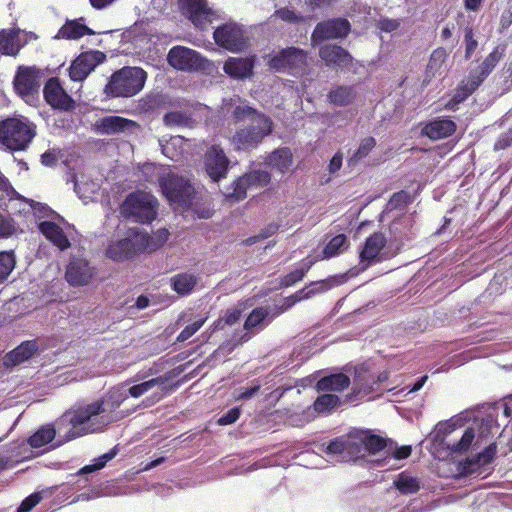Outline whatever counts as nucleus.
<instances>
[{
    "label": "nucleus",
    "mask_w": 512,
    "mask_h": 512,
    "mask_svg": "<svg viewBox=\"0 0 512 512\" xmlns=\"http://www.w3.org/2000/svg\"><path fill=\"white\" fill-rule=\"evenodd\" d=\"M168 235V231L163 230V236L155 239L148 233L141 232L136 228H130L125 238L112 241L108 245L106 256L117 262L131 260L141 253L155 251L160 248L168 239Z\"/></svg>",
    "instance_id": "nucleus-1"
},
{
    "label": "nucleus",
    "mask_w": 512,
    "mask_h": 512,
    "mask_svg": "<svg viewBox=\"0 0 512 512\" xmlns=\"http://www.w3.org/2000/svg\"><path fill=\"white\" fill-rule=\"evenodd\" d=\"M37 134V126L24 116L8 117L0 121V143L10 151H23Z\"/></svg>",
    "instance_id": "nucleus-2"
},
{
    "label": "nucleus",
    "mask_w": 512,
    "mask_h": 512,
    "mask_svg": "<svg viewBox=\"0 0 512 512\" xmlns=\"http://www.w3.org/2000/svg\"><path fill=\"white\" fill-rule=\"evenodd\" d=\"M147 72L141 67L125 66L115 71L105 86V93L111 97L129 98L144 87Z\"/></svg>",
    "instance_id": "nucleus-3"
},
{
    "label": "nucleus",
    "mask_w": 512,
    "mask_h": 512,
    "mask_svg": "<svg viewBox=\"0 0 512 512\" xmlns=\"http://www.w3.org/2000/svg\"><path fill=\"white\" fill-rule=\"evenodd\" d=\"M271 71L301 77L308 72V52L295 46L280 49L267 61Z\"/></svg>",
    "instance_id": "nucleus-4"
},
{
    "label": "nucleus",
    "mask_w": 512,
    "mask_h": 512,
    "mask_svg": "<svg viewBox=\"0 0 512 512\" xmlns=\"http://www.w3.org/2000/svg\"><path fill=\"white\" fill-rule=\"evenodd\" d=\"M272 132V119L268 115H258L257 122L237 129L231 137L230 143L236 151L250 152L256 149Z\"/></svg>",
    "instance_id": "nucleus-5"
},
{
    "label": "nucleus",
    "mask_w": 512,
    "mask_h": 512,
    "mask_svg": "<svg viewBox=\"0 0 512 512\" xmlns=\"http://www.w3.org/2000/svg\"><path fill=\"white\" fill-rule=\"evenodd\" d=\"M157 206L158 201L153 195L144 191H135L127 195L120 210L125 218L148 224L156 218Z\"/></svg>",
    "instance_id": "nucleus-6"
},
{
    "label": "nucleus",
    "mask_w": 512,
    "mask_h": 512,
    "mask_svg": "<svg viewBox=\"0 0 512 512\" xmlns=\"http://www.w3.org/2000/svg\"><path fill=\"white\" fill-rule=\"evenodd\" d=\"M159 186L170 204L184 210L190 208L195 198V189L188 179L174 173H168L159 178Z\"/></svg>",
    "instance_id": "nucleus-7"
},
{
    "label": "nucleus",
    "mask_w": 512,
    "mask_h": 512,
    "mask_svg": "<svg viewBox=\"0 0 512 512\" xmlns=\"http://www.w3.org/2000/svg\"><path fill=\"white\" fill-rule=\"evenodd\" d=\"M42 72L35 66H18L13 78L15 93L27 104L33 105L39 99Z\"/></svg>",
    "instance_id": "nucleus-8"
},
{
    "label": "nucleus",
    "mask_w": 512,
    "mask_h": 512,
    "mask_svg": "<svg viewBox=\"0 0 512 512\" xmlns=\"http://www.w3.org/2000/svg\"><path fill=\"white\" fill-rule=\"evenodd\" d=\"M213 39L219 47L232 53L241 52L249 45L245 30L235 22L218 26L213 33Z\"/></svg>",
    "instance_id": "nucleus-9"
},
{
    "label": "nucleus",
    "mask_w": 512,
    "mask_h": 512,
    "mask_svg": "<svg viewBox=\"0 0 512 512\" xmlns=\"http://www.w3.org/2000/svg\"><path fill=\"white\" fill-rule=\"evenodd\" d=\"M168 64L176 70L192 72L205 69V59L197 51L174 46L167 55Z\"/></svg>",
    "instance_id": "nucleus-10"
},
{
    "label": "nucleus",
    "mask_w": 512,
    "mask_h": 512,
    "mask_svg": "<svg viewBox=\"0 0 512 512\" xmlns=\"http://www.w3.org/2000/svg\"><path fill=\"white\" fill-rule=\"evenodd\" d=\"M351 31L350 22L345 18H332L316 24L312 34L311 43L315 45L326 40L346 38Z\"/></svg>",
    "instance_id": "nucleus-11"
},
{
    "label": "nucleus",
    "mask_w": 512,
    "mask_h": 512,
    "mask_svg": "<svg viewBox=\"0 0 512 512\" xmlns=\"http://www.w3.org/2000/svg\"><path fill=\"white\" fill-rule=\"evenodd\" d=\"M106 60V55L99 50L80 53L71 63L68 72L74 82L84 81L88 75Z\"/></svg>",
    "instance_id": "nucleus-12"
},
{
    "label": "nucleus",
    "mask_w": 512,
    "mask_h": 512,
    "mask_svg": "<svg viewBox=\"0 0 512 512\" xmlns=\"http://www.w3.org/2000/svg\"><path fill=\"white\" fill-rule=\"evenodd\" d=\"M178 8L195 27L205 30L214 19V12L206 0H178Z\"/></svg>",
    "instance_id": "nucleus-13"
},
{
    "label": "nucleus",
    "mask_w": 512,
    "mask_h": 512,
    "mask_svg": "<svg viewBox=\"0 0 512 512\" xmlns=\"http://www.w3.org/2000/svg\"><path fill=\"white\" fill-rule=\"evenodd\" d=\"M43 96L47 104L52 108L62 111L75 109V101L66 92L57 77H51L46 81L43 88Z\"/></svg>",
    "instance_id": "nucleus-14"
},
{
    "label": "nucleus",
    "mask_w": 512,
    "mask_h": 512,
    "mask_svg": "<svg viewBox=\"0 0 512 512\" xmlns=\"http://www.w3.org/2000/svg\"><path fill=\"white\" fill-rule=\"evenodd\" d=\"M229 163L228 157L219 145H212L205 153V171L213 182H218L227 176Z\"/></svg>",
    "instance_id": "nucleus-15"
},
{
    "label": "nucleus",
    "mask_w": 512,
    "mask_h": 512,
    "mask_svg": "<svg viewBox=\"0 0 512 512\" xmlns=\"http://www.w3.org/2000/svg\"><path fill=\"white\" fill-rule=\"evenodd\" d=\"M319 57L329 68L349 70L353 66L354 57L338 44H324L319 48Z\"/></svg>",
    "instance_id": "nucleus-16"
},
{
    "label": "nucleus",
    "mask_w": 512,
    "mask_h": 512,
    "mask_svg": "<svg viewBox=\"0 0 512 512\" xmlns=\"http://www.w3.org/2000/svg\"><path fill=\"white\" fill-rule=\"evenodd\" d=\"M496 450V444L491 443L482 452L467 458L464 462L460 463V473L464 476L483 474L485 466L490 464L495 458Z\"/></svg>",
    "instance_id": "nucleus-17"
},
{
    "label": "nucleus",
    "mask_w": 512,
    "mask_h": 512,
    "mask_svg": "<svg viewBox=\"0 0 512 512\" xmlns=\"http://www.w3.org/2000/svg\"><path fill=\"white\" fill-rule=\"evenodd\" d=\"M140 126L137 122L121 116H105L95 123V129L102 135H115L132 132Z\"/></svg>",
    "instance_id": "nucleus-18"
},
{
    "label": "nucleus",
    "mask_w": 512,
    "mask_h": 512,
    "mask_svg": "<svg viewBox=\"0 0 512 512\" xmlns=\"http://www.w3.org/2000/svg\"><path fill=\"white\" fill-rule=\"evenodd\" d=\"M94 276V269L85 259L74 258L66 268L65 278L72 286L87 285Z\"/></svg>",
    "instance_id": "nucleus-19"
},
{
    "label": "nucleus",
    "mask_w": 512,
    "mask_h": 512,
    "mask_svg": "<svg viewBox=\"0 0 512 512\" xmlns=\"http://www.w3.org/2000/svg\"><path fill=\"white\" fill-rule=\"evenodd\" d=\"M457 129L456 123L448 118H435L422 129L423 135L431 140H440L452 136Z\"/></svg>",
    "instance_id": "nucleus-20"
},
{
    "label": "nucleus",
    "mask_w": 512,
    "mask_h": 512,
    "mask_svg": "<svg viewBox=\"0 0 512 512\" xmlns=\"http://www.w3.org/2000/svg\"><path fill=\"white\" fill-rule=\"evenodd\" d=\"M39 231L49 240L54 246L61 251L68 249L71 243L66 236L63 229L52 221H42L38 225Z\"/></svg>",
    "instance_id": "nucleus-21"
},
{
    "label": "nucleus",
    "mask_w": 512,
    "mask_h": 512,
    "mask_svg": "<svg viewBox=\"0 0 512 512\" xmlns=\"http://www.w3.org/2000/svg\"><path fill=\"white\" fill-rule=\"evenodd\" d=\"M504 53L505 46H496L493 51L485 57L481 64L475 70L470 72V74L474 77V79H478V81L482 84L494 70L499 61L504 57Z\"/></svg>",
    "instance_id": "nucleus-22"
},
{
    "label": "nucleus",
    "mask_w": 512,
    "mask_h": 512,
    "mask_svg": "<svg viewBox=\"0 0 512 512\" xmlns=\"http://www.w3.org/2000/svg\"><path fill=\"white\" fill-rule=\"evenodd\" d=\"M387 240L383 233L375 232L371 234L365 241L360 252L361 262L370 264L378 259L380 252L386 246Z\"/></svg>",
    "instance_id": "nucleus-23"
},
{
    "label": "nucleus",
    "mask_w": 512,
    "mask_h": 512,
    "mask_svg": "<svg viewBox=\"0 0 512 512\" xmlns=\"http://www.w3.org/2000/svg\"><path fill=\"white\" fill-rule=\"evenodd\" d=\"M20 29L9 28L0 30V53L5 56L15 57L24 46L21 43Z\"/></svg>",
    "instance_id": "nucleus-24"
},
{
    "label": "nucleus",
    "mask_w": 512,
    "mask_h": 512,
    "mask_svg": "<svg viewBox=\"0 0 512 512\" xmlns=\"http://www.w3.org/2000/svg\"><path fill=\"white\" fill-rule=\"evenodd\" d=\"M254 63L248 58L230 57L223 65L224 72L232 78L244 79L252 75Z\"/></svg>",
    "instance_id": "nucleus-25"
},
{
    "label": "nucleus",
    "mask_w": 512,
    "mask_h": 512,
    "mask_svg": "<svg viewBox=\"0 0 512 512\" xmlns=\"http://www.w3.org/2000/svg\"><path fill=\"white\" fill-rule=\"evenodd\" d=\"M82 20L83 18L67 20L65 24L58 30L56 38L77 40L85 35H94L95 32L91 28L85 24L80 23Z\"/></svg>",
    "instance_id": "nucleus-26"
},
{
    "label": "nucleus",
    "mask_w": 512,
    "mask_h": 512,
    "mask_svg": "<svg viewBox=\"0 0 512 512\" xmlns=\"http://www.w3.org/2000/svg\"><path fill=\"white\" fill-rule=\"evenodd\" d=\"M37 350L38 345L35 340L24 341L15 349L6 354L4 358V363L7 366L18 365L31 358Z\"/></svg>",
    "instance_id": "nucleus-27"
},
{
    "label": "nucleus",
    "mask_w": 512,
    "mask_h": 512,
    "mask_svg": "<svg viewBox=\"0 0 512 512\" xmlns=\"http://www.w3.org/2000/svg\"><path fill=\"white\" fill-rule=\"evenodd\" d=\"M350 378L344 373H335L320 378L316 383L318 391L342 392L350 386Z\"/></svg>",
    "instance_id": "nucleus-28"
},
{
    "label": "nucleus",
    "mask_w": 512,
    "mask_h": 512,
    "mask_svg": "<svg viewBox=\"0 0 512 512\" xmlns=\"http://www.w3.org/2000/svg\"><path fill=\"white\" fill-rule=\"evenodd\" d=\"M128 398L126 392L119 388L110 389L104 397L93 402L94 404H99L100 406V414L109 413L112 414L118 409L121 404Z\"/></svg>",
    "instance_id": "nucleus-29"
},
{
    "label": "nucleus",
    "mask_w": 512,
    "mask_h": 512,
    "mask_svg": "<svg viewBox=\"0 0 512 512\" xmlns=\"http://www.w3.org/2000/svg\"><path fill=\"white\" fill-rule=\"evenodd\" d=\"M357 97L355 85H338L330 90L327 98L335 106H348L352 104Z\"/></svg>",
    "instance_id": "nucleus-30"
},
{
    "label": "nucleus",
    "mask_w": 512,
    "mask_h": 512,
    "mask_svg": "<svg viewBox=\"0 0 512 512\" xmlns=\"http://www.w3.org/2000/svg\"><path fill=\"white\" fill-rule=\"evenodd\" d=\"M198 283V277L192 273L182 272L170 278V285L179 296L191 294Z\"/></svg>",
    "instance_id": "nucleus-31"
},
{
    "label": "nucleus",
    "mask_w": 512,
    "mask_h": 512,
    "mask_svg": "<svg viewBox=\"0 0 512 512\" xmlns=\"http://www.w3.org/2000/svg\"><path fill=\"white\" fill-rule=\"evenodd\" d=\"M326 452L328 454L340 455L343 457L346 455L357 457L360 453V445L356 442L345 439L344 437H338L330 441L326 448Z\"/></svg>",
    "instance_id": "nucleus-32"
},
{
    "label": "nucleus",
    "mask_w": 512,
    "mask_h": 512,
    "mask_svg": "<svg viewBox=\"0 0 512 512\" xmlns=\"http://www.w3.org/2000/svg\"><path fill=\"white\" fill-rule=\"evenodd\" d=\"M265 162L268 166L283 173L292 165L293 156L289 148H279L271 152Z\"/></svg>",
    "instance_id": "nucleus-33"
},
{
    "label": "nucleus",
    "mask_w": 512,
    "mask_h": 512,
    "mask_svg": "<svg viewBox=\"0 0 512 512\" xmlns=\"http://www.w3.org/2000/svg\"><path fill=\"white\" fill-rule=\"evenodd\" d=\"M447 58L448 53L443 47H438L432 51L425 69L424 82H430L432 78L440 73Z\"/></svg>",
    "instance_id": "nucleus-34"
},
{
    "label": "nucleus",
    "mask_w": 512,
    "mask_h": 512,
    "mask_svg": "<svg viewBox=\"0 0 512 512\" xmlns=\"http://www.w3.org/2000/svg\"><path fill=\"white\" fill-rule=\"evenodd\" d=\"M363 434L359 445L360 447L364 446L365 450L371 455H375L387 446L394 444L392 440L374 434L370 430L364 431Z\"/></svg>",
    "instance_id": "nucleus-35"
},
{
    "label": "nucleus",
    "mask_w": 512,
    "mask_h": 512,
    "mask_svg": "<svg viewBox=\"0 0 512 512\" xmlns=\"http://www.w3.org/2000/svg\"><path fill=\"white\" fill-rule=\"evenodd\" d=\"M393 486L402 495L416 494L421 489V481L418 477L410 475L407 471L398 474Z\"/></svg>",
    "instance_id": "nucleus-36"
},
{
    "label": "nucleus",
    "mask_w": 512,
    "mask_h": 512,
    "mask_svg": "<svg viewBox=\"0 0 512 512\" xmlns=\"http://www.w3.org/2000/svg\"><path fill=\"white\" fill-rule=\"evenodd\" d=\"M100 406L99 404H94L93 402L86 405L85 407H81L75 410L72 413L70 418V423L73 429L77 428L80 425H84L89 422L93 416H97L100 414Z\"/></svg>",
    "instance_id": "nucleus-37"
},
{
    "label": "nucleus",
    "mask_w": 512,
    "mask_h": 512,
    "mask_svg": "<svg viewBox=\"0 0 512 512\" xmlns=\"http://www.w3.org/2000/svg\"><path fill=\"white\" fill-rule=\"evenodd\" d=\"M258 115L265 114L247 104H244L241 99H239V104L233 108L231 113L233 122L236 124L245 120H250L251 123H255L258 120Z\"/></svg>",
    "instance_id": "nucleus-38"
},
{
    "label": "nucleus",
    "mask_w": 512,
    "mask_h": 512,
    "mask_svg": "<svg viewBox=\"0 0 512 512\" xmlns=\"http://www.w3.org/2000/svg\"><path fill=\"white\" fill-rule=\"evenodd\" d=\"M247 183L244 175L235 179L225 193L226 199L231 202L244 200L247 197V191L251 189Z\"/></svg>",
    "instance_id": "nucleus-39"
},
{
    "label": "nucleus",
    "mask_w": 512,
    "mask_h": 512,
    "mask_svg": "<svg viewBox=\"0 0 512 512\" xmlns=\"http://www.w3.org/2000/svg\"><path fill=\"white\" fill-rule=\"evenodd\" d=\"M56 435V431L51 425H46L38 429L28 439V443L32 448H40L50 443Z\"/></svg>",
    "instance_id": "nucleus-40"
},
{
    "label": "nucleus",
    "mask_w": 512,
    "mask_h": 512,
    "mask_svg": "<svg viewBox=\"0 0 512 512\" xmlns=\"http://www.w3.org/2000/svg\"><path fill=\"white\" fill-rule=\"evenodd\" d=\"M376 146L374 137L369 136L361 140L358 149L348 159V166L352 167L358 164L362 159L366 158L373 148Z\"/></svg>",
    "instance_id": "nucleus-41"
},
{
    "label": "nucleus",
    "mask_w": 512,
    "mask_h": 512,
    "mask_svg": "<svg viewBox=\"0 0 512 512\" xmlns=\"http://www.w3.org/2000/svg\"><path fill=\"white\" fill-rule=\"evenodd\" d=\"M348 247V240L346 235L338 234L334 236L324 247L322 253L323 258L329 259L334 256H337L341 253L342 249H346Z\"/></svg>",
    "instance_id": "nucleus-42"
},
{
    "label": "nucleus",
    "mask_w": 512,
    "mask_h": 512,
    "mask_svg": "<svg viewBox=\"0 0 512 512\" xmlns=\"http://www.w3.org/2000/svg\"><path fill=\"white\" fill-rule=\"evenodd\" d=\"M341 404L340 398L335 394L325 393L316 398L313 407L318 413L330 412Z\"/></svg>",
    "instance_id": "nucleus-43"
},
{
    "label": "nucleus",
    "mask_w": 512,
    "mask_h": 512,
    "mask_svg": "<svg viewBox=\"0 0 512 512\" xmlns=\"http://www.w3.org/2000/svg\"><path fill=\"white\" fill-rule=\"evenodd\" d=\"M339 283L340 281L337 279L336 276H331L324 280L313 281L309 285V287H311L309 290H306L304 288V297H307L308 299L315 294L328 291L329 289L338 285Z\"/></svg>",
    "instance_id": "nucleus-44"
},
{
    "label": "nucleus",
    "mask_w": 512,
    "mask_h": 512,
    "mask_svg": "<svg viewBox=\"0 0 512 512\" xmlns=\"http://www.w3.org/2000/svg\"><path fill=\"white\" fill-rule=\"evenodd\" d=\"M480 85L481 83L478 81V79H474V77L471 74H469L467 82L465 83L464 81H462L455 89L454 95L461 102H464L470 95H472L478 89Z\"/></svg>",
    "instance_id": "nucleus-45"
},
{
    "label": "nucleus",
    "mask_w": 512,
    "mask_h": 512,
    "mask_svg": "<svg viewBox=\"0 0 512 512\" xmlns=\"http://www.w3.org/2000/svg\"><path fill=\"white\" fill-rule=\"evenodd\" d=\"M166 381L167 379L165 377L159 376L140 384L131 386L128 390V393L131 397L138 398L146 392L150 391L153 387L165 384Z\"/></svg>",
    "instance_id": "nucleus-46"
},
{
    "label": "nucleus",
    "mask_w": 512,
    "mask_h": 512,
    "mask_svg": "<svg viewBox=\"0 0 512 512\" xmlns=\"http://www.w3.org/2000/svg\"><path fill=\"white\" fill-rule=\"evenodd\" d=\"M250 188H262L267 186L271 181V175L264 170H253L243 174Z\"/></svg>",
    "instance_id": "nucleus-47"
},
{
    "label": "nucleus",
    "mask_w": 512,
    "mask_h": 512,
    "mask_svg": "<svg viewBox=\"0 0 512 512\" xmlns=\"http://www.w3.org/2000/svg\"><path fill=\"white\" fill-rule=\"evenodd\" d=\"M117 453V447H113L110 451L95 459L93 464L82 467L78 474H88L102 469L108 461L112 460L117 455Z\"/></svg>",
    "instance_id": "nucleus-48"
},
{
    "label": "nucleus",
    "mask_w": 512,
    "mask_h": 512,
    "mask_svg": "<svg viewBox=\"0 0 512 512\" xmlns=\"http://www.w3.org/2000/svg\"><path fill=\"white\" fill-rule=\"evenodd\" d=\"M475 438V432L473 428H467L465 432L463 433L461 439L457 442H454L452 444H448L447 448L452 453H463L468 451L470 448L473 440Z\"/></svg>",
    "instance_id": "nucleus-49"
},
{
    "label": "nucleus",
    "mask_w": 512,
    "mask_h": 512,
    "mask_svg": "<svg viewBox=\"0 0 512 512\" xmlns=\"http://www.w3.org/2000/svg\"><path fill=\"white\" fill-rule=\"evenodd\" d=\"M270 314L268 307H257L253 309L245 320L244 328L250 330L260 325Z\"/></svg>",
    "instance_id": "nucleus-50"
},
{
    "label": "nucleus",
    "mask_w": 512,
    "mask_h": 512,
    "mask_svg": "<svg viewBox=\"0 0 512 512\" xmlns=\"http://www.w3.org/2000/svg\"><path fill=\"white\" fill-rule=\"evenodd\" d=\"M15 267L12 252H0V283L4 282Z\"/></svg>",
    "instance_id": "nucleus-51"
},
{
    "label": "nucleus",
    "mask_w": 512,
    "mask_h": 512,
    "mask_svg": "<svg viewBox=\"0 0 512 512\" xmlns=\"http://www.w3.org/2000/svg\"><path fill=\"white\" fill-rule=\"evenodd\" d=\"M189 120V116L182 111L167 112L163 117V122L168 127L185 126Z\"/></svg>",
    "instance_id": "nucleus-52"
},
{
    "label": "nucleus",
    "mask_w": 512,
    "mask_h": 512,
    "mask_svg": "<svg viewBox=\"0 0 512 512\" xmlns=\"http://www.w3.org/2000/svg\"><path fill=\"white\" fill-rule=\"evenodd\" d=\"M464 42H465V58L470 59L478 47V42L474 38L473 28L467 26L464 30Z\"/></svg>",
    "instance_id": "nucleus-53"
},
{
    "label": "nucleus",
    "mask_w": 512,
    "mask_h": 512,
    "mask_svg": "<svg viewBox=\"0 0 512 512\" xmlns=\"http://www.w3.org/2000/svg\"><path fill=\"white\" fill-rule=\"evenodd\" d=\"M206 318H200L192 324L187 325L177 336V341L184 342L191 338L205 323Z\"/></svg>",
    "instance_id": "nucleus-54"
},
{
    "label": "nucleus",
    "mask_w": 512,
    "mask_h": 512,
    "mask_svg": "<svg viewBox=\"0 0 512 512\" xmlns=\"http://www.w3.org/2000/svg\"><path fill=\"white\" fill-rule=\"evenodd\" d=\"M305 277L304 272L297 268L290 273L282 276L279 280V286L281 288L291 287L297 282L301 281Z\"/></svg>",
    "instance_id": "nucleus-55"
},
{
    "label": "nucleus",
    "mask_w": 512,
    "mask_h": 512,
    "mask_svg": "<svg viewBox=\"0 0 512 512\" xmlns=\"http://www.w3.org/2000/svg\"><path fill=\"white\" fill-rule=\"evenodd\" d=\"M411 202V196L408 192L401 190L399 192H395L391 198L389 203L394 208H403L407 206Z\"/></svg>",
    "instance_id": "nucleus-56"
},
{
    "label": "nucleus",
    "mask_w": 512,
    "mask_h": 512,
    "mask_svg": "<svg viewBox=\"0 0 512 512\" xmlns=\"http://www.w3.org/2000/svg\"><path fill=\"white\" fill-rule=\"evenodd\" d=\"M15 233L13 220L0 214V239L8 238Z\"/></svg>",
    "instance_id": "nucleus-57"
},
{
    "label": "nucleus",
    "mask_w": 512,
    "mask_h": 512,
    "mask_svg": "<svg viewBox=\"0 0 512 512\" xmlns=\"http://www.w3.org/2000/svg\"><path fill=\"white\" fill-rule=\"evenodd\" d=\"M512 145V126L506 131L500 134L494 144V150H504Z\"/></svg>",
    "instance_id": "nucleus-58"
},
{
    "label": "nucleus",
    "mask_w": 512,
    "mask_h": 512,
    "mask_svg": "<svg viewBox=\"0 0 512 512\" xmlns=\"http://www.w3.org/2000/svg\"><path fill=\"white\" fill-rule=\"evenodd\" d=\"M241 411L240 408L234 407L223 414L217 421V423L221 426L230 425L235 423L240 417Z\"/></svg>",
    "instance_id": "nucleus-59"
},
{
    "label": "nucleus",
    "mask_w": 512,
    "mask_h": 512,
    "mask_svg": "<svg viewBox=\"0 0 512 512\" xmlns=\"http://www.w3.org/2000/svg\"><path fill=\"white\" fill-rule=\"evenodd\" d=\"M41 500L39 494L34 493L25 498L18 508V512H30Z\"/></svg>",
    "instance_id": "nucleus-60"
},
{
    "label": "nucleus",
    "mask_w": 512,
    "mask_h": 512,
    "mask_svg": "<svg viewBox=\"0 0 512 512\" xmlns=\"http://www.w3.org/2000/svg\"><path fill=\"white\" fill-rule=\"evenodd\" d=\"M275 14L281 20L289 23H296L301 19L293 10L286 7L276 10Z\"/></svg>",
    "instance_id": "nucleus-61"
},
{
    "label": "nucleus",
    "mask_w": 512,
    "mask_h": 512,
    "mask_svg": "<svg viewBox=\"0 0 512 512\" xmlns=\"http://www.w3.org/2000/svg\"><path fill=\"white\" fill-rule=\"evenodd\" d=\"M307 299V297H304V289H301L297 291L295 294L287 297L285 304L280 308V311L277 313L278 315L289 308H291L293 305H295L297 302Z\"/></svg>",
    "instance_id": "nucleus-62"
},
{
    "label": "nucleus",
    "mask_w": 512,
    "mask_h": 512,
    "mask_svg": "<svg viewBox=\"0 0 512 512\" xmlns=\"http://www.w3.org/2000/svg\"><path fill=\"white\" fill-rule=\"evenodd\" d=\"M0 191L5 193L9 197H13L17 194L13 186L11 185L8 178L0 171Z\"/></svg>",
    "instance_id": "nucleus-63"
},
{
    "label": "nucleus",
    "mask_w": 512,
    "mask_h": 512,
    "mask_svg": "<svg viewBox=\"0 0 512 512\" xmlns=\"http://www.w3.org/2000/svg\"><path fill=\"white\" fill-rule=\"evenodd\" d=\"M41 163L47 167H53L57 163V153L55 150H47L41 155Z\"/></svg>",
    "instance_id": "nucleus-64"
}]
</instances>
